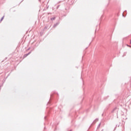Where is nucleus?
<instances>
[{
    "mask_svg": "<svg viewBox=\"0 0 131 131\" xmlns=\"http://www.w3.org/2000/svg\"><path fill=\"white\" fill-rule=\"evenodd\" d=\"M4 20V16L1 18V21H3Z\"/></svg>",
    "mask_w": 131,
    "mask_h": 131,
    "instance_id": "f257e3e1",
    "label": "nucleus"
},
{
    "mask_svg": "<svg viewBox=\"0 0 131 131\" xmlns=\"http://www.w3.org/2000/svg\"><path fill=\"white\" fill-rule=\"evenodd\" d=\"M127 47H129V48H131V46L127 45Z\"/></svg>",
    "mask_w": 131,
    "mask_h": 131,
    "instance_id": "f03ea898",
    "label": "nucleus"
},
{
    "mask_svg": "<svg viewBox=\"0 0 131 131\" xmlns=\"http://www.w3.org/2000/svg\"><path fill=\"white\" fill-rule=\"evenodd\" d=\"M0 90H1V87H0Z\"/></svg>",
    "mask_w": 131,
    "mask_h": 131,
    "instance_id": "7ed1b4c3",
    "label": "nucleus"
}]
</instances>
